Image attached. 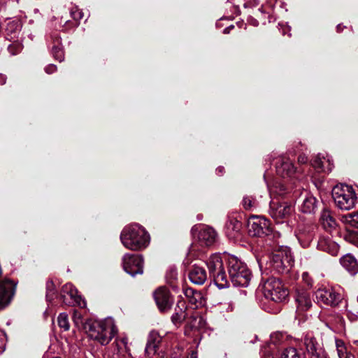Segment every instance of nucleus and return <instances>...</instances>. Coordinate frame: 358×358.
Listing matches in <instances>:
<instances>
[{
    "instance_id": "23",
    "label": "nucleus",
    "mask_w": 358,
    "mask_h": 358,
    "mask_svg": "<svg viewBox=\"0 0 358 358\" xmlns=\"http://www.w3.org/2000/svg\"><path fill=\"white\" fill-rule=\"evenodd\" d=\"M52 47L51 52L56 60L62 62L64 59V53L62 47L61 37L58 34L51 35Z\"/></svg>"
},
{
    "instance_id": "17",
    "label": "nucleus",
    "mask_w": 358,
    "mask_h": 358,
    "mask_svg": "<svg viewBox=\"0 0 358 358\" xmlns=\"http://www.w3.org/2000/svg\"><path fill=\"white\" fill-rule=\"evenodd\" d=\"M155 302L162 312L169 310L172 306L173 299L169 290L165 287H159L154 292Z\"/></svg>"
},
{
    "instance_id": "15",
    "label": "nucleus",
    "mask_w": 358,
    "mask_h": 358,
    "mask_svg": "<svg viewBox=\"0 0 358 358\" xmlns=\"http://www.w3.org/2000/svg\"><path fill=\"white\" fill-rule=\"evenodd\" d=\"M123 267L124 270L133 277L136 274H142L143 272V259L142 256L125 255L123 257Z\"/></svg>"
},
{
    "instance_id": "49",
    "label": "nucleus",
    "mask_w": 358,
    "mask_h": 358,
    "mask_svg": "<svg viewBox=\"0 0 358 358\" xmlns=\"http://www.w3.org/2000/svg\"><path fill=\"white\" fill-rule=\"evenodd\" d=\"M325 248L327 249V251L330 253V252H333L335 250H336L337 248H329V247H327V248Z\"/></svg>"
},
{
    "instance_id": "48",
    "label": "nucleus",
    "mask_w": 358,
    "mask_h": 358,
    "mask_svg": "<svg viewBox=\"0 0 358 358\" xmlns=\"http://www.w3.org/2000/svg\"><path fill=\"white\" fill-rule=\"evenodd\" d=\"M187 358H197V352L195 351H192L190 355L187 357Z\"/></svg>"
},
{
    "instance_id": "38",
    "label": "nucleus",
    "mask_w": 358,
    "mask_h": 358,
    "mask_svg": "<svg viewBox=\"0 0 358 358\" xmlns=\"http://www.w3.org/2000/svg\"><path fill=\"white\" fill-rule=\"evenodd\" d=\"M70 13L73 20L76 21H79L83 17V13L77 7L72 8Z\"/></svg>"
},
{
    "instance_id": "45",
    "label": "nucleus",
    "mask_w": 358,
    "mask_h": 358,
    "mask_svg": "<svg viewBox=\"0 0 358 358\" xmlns=\"http://www.w3.org/2000/svg\"><path fill=\"white\" fill-rule=\"evenodd\" d=\"M248 22L250 24H252L254 27H257L259 25V22L253 17L249 18Z\"/></svg>"
},
{
    "instance_id": "10",
    "label": "nucleus",
    "mask_w": 358,
    "mask_h": 358,
    "mask_svg": "<svg viewBox=\"0 0 358 358\" xmlns=\"http://www.w3.org/2000/svg\"><path fill=\"white\" fill-rule=\"evenodd\" d=\"M248 227L251 236L264 237L272 234L270 221L262 216H251L248 222Z\"/></svg>"
},
{
    "instance_id": "36",
    "label": "nucleus",
    "mask_w": 358,
    "mask_h": 358,
    "mask_svg": "<svg viewBox=\"0 0 358 358\" xmlns=\"http://www.w3.org/2000/svg\"><path fill=\"white\" fill-rule=\"evenodd\" d=\"M346 241L352 245H358V232L348 231L344 236Z\"/></svg>"
},
{
    "instance_id": "42",
    "label": "nucleus",
    "mask_w": 358,
    "mask_h": 358,
    "mask_svg": "<svg viewBox=\"0 0 358 358\" xmlns=\"http://www.w3.org/2000/svg\"><path fill=\"white\" fill-rule=\"evenodd\" d=\"M346 310L348 312V317L352 321H355L358 318V311H352V310L349 309L348 304H346Z\"/></svg>"
},
{
    "instance_id": "39",
    "label": "nucleus",
    "mask_w": 358,
    "mask_h": 358,
    "mask_svg": "<svg viewBox=\"0 0 358 358\" xmlns=\"http://www.w3.org/2000/svg\"><path fill=\"white\" fill-rule=\"evenodd\" d=\"M22 50V45L17 43H13L8 47V50L12 55H16Z\"/></svg>"
},
{
    "instance_id": "13",
    "label": "nucleus",
    "mask_w": 358,
    "mask_h": 358,
    "mask_svg": "<svg viewBox=\"0 0 358 358\" xmlns=\"http://www.w3.org/2000/svg\"><path fill=\"white\" fill-rule=\"evenodd\" d=\"M294 211L293 206L285 201L271 200L269 205V214L278 222L288 218Z\"/></svg>"
},
{
    "instance_id": "19",
    "label": "nucleus",
    "mask_w": 358,
    "mask_h": 358,
    "mask_svg": "<svg viewBox=\"0 0 358 358\" xmlns=\"http://www.w3.org/2000/svg\"><path fill=\"white\" fill-rule=\"evenodd\" d=\"M188 277L192 283L201 285L207 280V273L203 267L198 265H193L189 268Z\"/></svg>"
},
{
    "instance_id": "52",
    "label": "nucleus",
    "mask_w": 358,
    "mask_h": 358,
    "mask_svg": "<svg viewBox=\"0 0 358 358\" xmlns=\"http://www.w3.org/2000/svg\"><path fill=\"white\" fill-rule=\"evenodd\" d=\"M280 236V234L279 232H275L273 235V238H278Z\"/></svg>"
},
{
    "instance_id": "5",
    "label": "nucleus",
    "mask_w": 358,
    "mask_h": 358,
    "mask_svg": "<svg viewBox=\"0 0 358 358\" xmlns=\"http://www.w3.org/2000/svg\"><path fill=\"white\" fill-rule=\"evenodd\" d=\"M332 196L338 208L349 210L355 206L357 201L353 188L347 185H337L332 189Z\"/></svg>"
},
{
    "instance_id": "29",
    "label": "nucleus",
    "mask_w": 358,
    "mask_h": 358,
    "mask_svg": "<svg viewBox=\"0 0 358 358\" xmlns=\"http://www.w3.org/2000/svg\"><path fill=\"white\" fill-rule=\"evenodd\" d=\"M340 220L346 225L358 228V212L343 215L341 217Z\"/></svg>"
},
{
    "instance_id": "2",
    "label": "nucleus",
    "mask_w": 358,
    "mask_h": 358,
    "mask_svg": "<svg viewBox=\"0 0 358 358\" xmlns=\"http://www.w3.org/2000/svg\"><path fill=\"white\" fill-rule=\"evenodd\" d=\"M228 272L234 286L247 287L251 280V273L246 264L237 257L228 255Z\"/></svg>"
},
{
    "instance_id": "54",
    "label": "nucleus",
    "mask_w": 358,
    "mask_h": 358,
    "mask_svg": "<svg viewBox=\"0 0 358 358\" xmlns=\"http://www.w3.org/2000/svg\"><path fill=\"white\" fill-rule=\"evenodd\" d=\"M197 218H198V220H201V216H198Z\"/></svg>"
},
{
    "instance_id": "55",
    "label": "nucleus",
    "mask_w": 358,
    "mask_h": 358,
    "mask_svg": "<svg viewBox=\"0 0 358 358\" xmlns=\"http://www.w3.org/2000/svg\"><path fill=\"white\" fill-rule=\"evenodd\" d=\"M357 300H358V296H357Z\"/></svg>"
},
{
    "instance_id": "11",
    "label": "nucleus",
    "mask_w": 358,
    "mask_h": 358,
    "mask_svg": "<svg viewBox=\"0 0 358 358\" xmlns=\"http://www.w3.org/2000/svg\"><path fill=\"white\" fill-rule=\"evenodd\" d=\"M60 299L66 306H78L80 308L86 306V302L81 296L78 294V291L71 283L65 284L61 290Z\"/></svg>"
},
{
    "instance_id": "9",
    "label": "nucleus",
    "mask_w": 358,
    "mask_h": 358,
    "mask_svg": "<svg viewBox=\"0 0 358 358\" xmlns=\"http://www.w3.org/2000/svg\"><path fill=\"white\" fill-rule=\"evenodd\" d=\"M194 238H197L201 245L211 246L219 243V236L216 231L211 227L206 225H194L191 229Z\"/></svg>"
},
{
    "instance_id": "53",
    "label": "nucleus",
    "mask_w": 358,
    "mask_h": 358,
    "mask_svg": "<svg viewBox=\"0 0 358 358\" xmlns=\"http://www.w3.org/2000/svg\"><path fill=\"white\" fill-rule=\"evenodd\" d=\"M281 188H282V189H281V190H282V192H280L279 194H284L285 193V188L284 187V186H283V185H282V186H281Z\"/></svg>"
},
{
    "instance_id": "16",
    "label": "nucleus",
    "mask_w": 358,
    "mask_h": 358,
    "mask_svg": "<svg viewBox=\"0 0 358 358\" xmlns=\"http://www.w3.org/2000/svg\"><path fill=\"white\" fill-rule=\"evenodd\" d=\"M275 169L277 174L282 178H292L296 170L292 161L287 156H281L278 159Z\"/></svg>"
},
{
    "instance_id": "21",
    "label": "nucleus",
    "mask_w": 358,
    "mask_h": 358,
    "mask_svg": "<svg viewBox=\"0 0 358 358\" xmlns=\"http://www.w3.org/2000/svg\"><path fill=\"white\" fill-rule=\"evenodd\" d=\"M242 224L236 218L229 217L225 224V233L229 239H236L241 236Z\"/></svg>"
},
{
    "instance_id": "22",
    "label": "nucleus",
    "mask_w": 358,
    "mask_h": 358,
    "mask_svg": "<svg viewBox=\"0 0 358 358\" xmlns=\"http://www.w3.org/2000/svg\"><path fill=\"white\" fill-rule=\"evenodd\" d=\"M162 341V336L159 334L157 331H150L147 345L145 347V353L150 356L151 355H155L158 348L159 344Z\"/></svg>"
},
{
    "instance_id": "25",
    "label": "nucleus",
    "mask_w": 358,
    "mask_h": 358,
    "mask_svg": "<svg viewBox=\"0 0 358 358\" xmlns=\"http://www.w3.org/2000/svg\"><path fill=\"white\" fill-rule=\"evenodd\" d=\"M320 221L326 230H330L336 226L335 219L333 217L331 211L327 208H324L321 212Z\"/></svg>"
},
{
    "instance_id": "18",
    "label": "nucleus",
    "mask_w": 358,
    "mask_h": 358,
    "mask_svg": "<svg viewBox=\"0 0 358 358\" xmlns=\"http://www.w3.org/2000/svg\"><path fill=\"white\" fill-rule=\"evenodd\" d=\"M295 301L298 315L303 314L304 312L308 310L313 305L310 292L305 289H299L296 291Z\"/></svg>"
},
{
    "instance_id": "14",
    "label": "nucleus",
    "mask_w": 358,
    "mask_h": 358,
    "mask_svg": "<svg viewBox=\"0 0 358 358\" xmlns=\"http://www.w3.org/2000/svg\"><path fill=\"white\" fill-rule=\"evenodd\" d=\"M16 283L13 280L5 278L0 280V310L8 307L15 295Z\"/></svg>"
},
{
    "instance_id": "3",
    "label": "nucleus",
    "mask_w": 358,
    "mask_h": 358,
    "mask_svg": "<svg viewBox=\"0 0 358 358\" xmlns=\"http://www.w3.org/2000/svg\"><path fill=\"white\" fill-rule=\"evenodd\" d=\"M120 240L124 246H148L150 236L143 227L134 224L123 229Z\"/></svg>"
},
{
    "instance_id": "7",
    "label": "nucleus",
    "mask_w": 358,
    "mask_h": 358,
    "mask_svg": "<svg viewBox=\"0 0 358 358\" xmlns=\"http://www.w3.org/2000/svg\"><path fill=\"white\" fill-rule=\"evenodd\" d=\"M263 289L265 298L275 303L284 302L289 296L288 289L281 281L273 277L265 282Z\"/></svg>"
},
{
    "instance_id": "46",
    "label": "nucleus",
    "mask_w": 358,
    "mask_h": 358,
    "mask_svg": "<svg viewBox=\"0 0 358 358\" xmlns=\"http://www.w3.org/2000/svg\"><path fill=\"white\" fill-rule=\"evenodd\" d=\"M234 25H231V26H229L227 27H226L224 30H223V33L224 34H227L230 32L231 29H234Z\"/></svg>"
},
{
    "instance_id": "47",
    "label": "nucleus",
    "mask_w": 358,
    "mask_h": 358,
    "mask_svg": "<svg viewBox=\"0 0 358 358\" xmlns=\"http://www.w3.org/2000/svg\"><path fill=\"white\" fill-rule=\"evenodd\" d=\"M6 78L4 75L0 74V83L1 85L5 84Z\"/></svg>"
},
{
    "instance_id": "12",
    "label": "nucleus",
    "mask_w": 358,
    "mask_h": 358,
    "mask_svg": "<svg viewBox=\"0 0 358 358\" xmlns=\"http://www.w3.org/2000/svg\"><path fill=\"white\" fill-rule=\"evenodd\" d=\"M315 297L318 303L331 307L337 306L344 299L343 296L333 287L317 289Z\"/></svg>"
},
{
    "instance_id": "34",
    "label": "nucleus",
    "mask_w": 358,
    "mask_h": 358,
    "mask_svg": "<svg viewBox=\"0 0 358 358\" xmlns=\"http://www.w3.org/2000/svg\"><path fill=\"white\" fill-rule=\"evenodd\" d=\"M56 296V290L52 281L49 280L46 283V299L48 301H52Z\"/></svg>"
},
{
    "instance_id": "44",
    "label": "nucleus",
    "mask_w": 358,
    "mask_h": 358,
    "mask_svg": "<svg viewBox=\"0 0 358 358\" xmlns=\"http://www.w3.org/2000/svg\"><path fill=\"white\" fill-rule=\"evenodd\" d=\"M308 161V157L305 155H299L298 158V162L300 164H306Z\"/></svg>"
},
{
    "instance_id": "4",
    "label": "nucleus",
    "mask_w": 358,
    "mask_h": 358,
    "mask_svg": "<svg viewBox=\"0 0 358 358\" xmlns=\"http://www.w3.org/2000/svg\"><path fill=\"white\" fill-rule=\"evenodd\" d=\"M210 278L216 287L220 289L227 288L230 282L226 274L222 257L220 253H214L210 255L206 262Z\"/></svg>"
},
{
    "instance_id": "6",
    "label": "nucleus",
    "mask_w": 358,
    "mask_h": 358,
    "mask_svg": "<svg viewBox=\"0 0 358 358\" xmlns=\"http://www.w3.org/2000/svg\"><path fill=\"white\" fill-rule=\"evenodd\" d=\"M271 266L278 273L287 272L294 262L289 248H273L269 255Z\"/></svg>"
},
{
    "instance_id": "50",
    "label": "nucleus",
    "mask_w": 358,
    "mask_h": 358,
    "mask_svg": "<svg viewBox=\"0 0 358 358\" xmlns=\"http://www.w3.org/2000/svg\"><path fill=\"white\" fill-rule=\"evenodd\" d=\"M344 27H345L342 26V24H339L336 27V30H337L338 32H341Z\"/></svg>"
},
{
    "instance_id": "41",
    "label": "nucleus",
    "mask_w": 358,
    "mask_h": 358,
    "mask_svg": "<svg viewBox=\"0 0 358 358\" xmlns=\"http://www.w3.org/2000/svg\"><path fill=\"white\" fill-rule=\"evenodd\" d=\"M302 280L308 287L313 286V280L307 272H304L302 274Z\"/></svg>"
},
{
    "instance_id": "24",
    "label": "nucleus",
    "mask_w": 358,
    "mask_h": 358,
    "mask_svg": "<svg viewBox=\"0 0 358 358\" xmlns=\"http://www.w3.org/2000/svg\"><path fill=\"white\" fill-rule=\"evenodd\" d=\"M340 262L343 267L346 269L350 275H355L358 273V262L357 259L350 254H346L343 255Z\"/></svg>"
},
{
    "instance_id": "28",
    "label": "nucleus",
    "mask_w": 358,
    "mask_h": 358,
    "mask_svg": "<svg viewBox=\"0 0 358 358\" xmlns=\"http://www.w3.org/2000/svg\"><path fill=\"white\" fill-rule=\"evenodd\" d=\"M184 303L181 302L178 304L177 308L175 310V313L171 316V321L173 324H180L185 320L186 313L184 310Z\"/></svg>"
},
{
    "instance_id": "31",
    "label": "nucleus",
    "mask_w": 358,
    "mask_h": 358,
    "mask_svg": "<svg viewBox=\"0 0 358 358\" xmlns=\"http://www.w3.org/2000/svg\"><path fill=\"white\" fill-rule=\"evenodd\" d=\"M243 208L246 210H254L258 206L255 198L251 196H245L242 201Z\"/></svg>"
},
{
    "instance_id": "51",
    "label": "nucleus",
    "mask_w": 358,
    "mask_h": 358,
    "mask_svg": "<svg viewBox=\"0 0 358 358\" xmlns=\"http://www.w3.org/2000/svg\"><path fill=\"white\" fill-rule=\"evenodd\" d=\"M216 171H217V173H220V174H222V172H223V171H224V167H222V166H220V167H218V168L217 169V170H216Z\"/></svg>"
},
{
    "instance_id": "32",
    "label": "nucleus",
    "mask_w": 358,
    "mask_h": 358,
    "mask_svg": "<svg viewBox=\"0 0 358 358\" xmlns=\"http://www.w3.org/2000/svg\"><path fill=\"white\" fill-rule=\"evenodd\" d=\"M317 246H338V244L336 243L331 237V234L328 232L322 234L320 236L317 240Z\"/></svg>"
},
{
    "instance_id": "20",
    "label": "nucleus",
    "mask_w": 358,
    "mask_h": 358,
    "mask_svg": "<svg viewBox=\"0 0 358 358\" xmlns=\"http://www.w3.org/2000/svg\"><path fill=\"white\" fill-rule=\"evenodd\" d=\"M128 339L126 337L116 340L115 345L113 344V351L108 352L106 355L111 358H123L128 351Z\"/></svg>"
},
{
    "instance_id": "33",
    "label": "nucleus",
    "mask_w": 358,
    "mask_h": 358,
    "mask_svg": "<svg viewBox=\"0 0 358 358\" xmlns=\"http://www.w3.org/2000/svg\"><path fill=\"white\" fill-rule=\"evenodd\" d=\"M58 325L64 331H68L70 328L68 315L66 313H62L57 317Z\"/></svg>"
},
{
    "instance_id": "35",
    "label": "nucleus",
    "mask_w": 358,
    "mask_h": 358,
    "mask_svg": "<svg viewBox=\"0 0 358 358\" xmlns=\"http://www.w3.org/2000/svg\"><path fill=\"white\" fill-rule=\"evenodd\" d=\"M280 358H301L296 349L294 348H289L285 349L281 355Z\"/></svg>"
},
{
    "instance_id": "43",
    "label": "nucleus",
    "mask_w": 358,
    "mask_h": 358,
    "mask_svg": "<svg viewBox=\"0 0 358 358\" xmlns=\"http://www.w3.org/2000/svg\"><path fill=\"white\" fill-rule=\"evenodd\" d=\"M57 71V66L54 64H49L45 68V71L48 74H51Z\"/></svg>"
},
{
    "instance_id": "26",
    "label": "nucleus",
    "mask_w": 358,
    "mask_h": 358,
    "mask_svg": "<svg viewBox=\"0 0 358 358\" xmlns=\"http://www.w3.org/2000/svg\"><path fill=\"white\" fill-rule=\"evenodd\" d=\"M312 166L319 171L324 172H330L333 169V164L331 163L329 159H325L323 157V159L320 157V156H317L311 162Z\"/></svg>"
},
{
    "instance_id": "37",
    "label": "nucleus",
    "mask_w": 358,
    "mask_h": 358,
    "mask_svg": "<svg viewBox=\"0 0 358 358\" xmlns=\"http://www.w3.org/2000/svg\"><path fill=\"white\" fill-rule=\"evenodd\" d=\"M178 277L177 269L175 267H171L166 272V278L169 283L172 284Z\"/></svg>"
},
{
    "instance_id": "8",
    "label": "nucleus",
    "mask_w": 358,
    "mask_h": 358,
    "mask_svg": "<svg viewBox=\"0 0 358 358\" xmlns=\"http://www.w3.org/2000/svg\"><path fill=\"white\" fill-rule=\"evenodd\" d=\"M303 341L307 352L311 358H337L336 348L331 352H327L321 339L315 338L312 333H307Z\"/></svg>"
},
{
    "instance_id": "27",
    "label": "nucleus",
    "mask_w": 358,
    "mask_h": 358,
    "mask_svg": "<svg viewBox=\"0 0 358 358\" xmlns=\"http://www.w3.org/2000/svg\"><path fill=\"white\" fill-rule=\"evenodd\" d=\"M317 208V199L313 195L308 194L303 200L301 210L304 213H312Z\"/></svg>"
},
{
    "instance_id": "30",
    "label": "nucleus",
    "mask_w": 358,
    "mask_h": 358,
    "mask_svg": "<svg viewBox=\"0 0 358 358\" xmlns=\"http://www.w3.org/2000/svg\"><path fill=\"white\" fill-rule=\"evenodd\" d=\"M337 358H356L355 355L348 352L344 343L341 340L336 341Z\"/></svg>"
},
{
    "instance_id": "1",
    "label": "nucleus",
    "mask_w": 358,
    "mask_h": 358,
    "mask_svg": "<svg viewBox=\"0 0 358 358\" xmlns=\"http://www.w3.org/2000/svg\"><path fill=\"white\" fill-rule=\"evenodd\" d=\"M72 320L77 327H83L91 339L101 345L108 344L117 331L113 321L85 322L82 314L78 310L73 311Z\"/></svg>"
},
{
    "instance_id": "40",
    "label": "nucleus",
    "mask_w": 358,
    "mask_h": 358,
    "mask_svg": "<svg viewBox=\"0 0 358 358\" xmlns=\"http://www.w3.org/2000/svg\"><path fill=\"white\" fill-rule=\"evenodd\" d=\"M6 349V334L0 330V354L4 352Z\"/></svg>"
}]
</instances>
